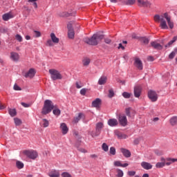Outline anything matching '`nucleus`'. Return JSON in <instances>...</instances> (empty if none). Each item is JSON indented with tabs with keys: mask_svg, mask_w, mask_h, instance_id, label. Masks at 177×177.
Segmentation results:
<instances>
[{
	"mask_svg": "<svg viewBox=\"0 0 177 177\" xmlns=\"http://www.w3.org/2000/svg\"><path fill=\"white\" fill-rule=\"evenodd\" d=\"M10 59L13 62H19L20 57L17 53L12 52L10 53Z\"/></svg>",
	"mask_w": 177,
	"mask_h": 177,
	"instance_id": "21",
	"label": "nucleus"
},
{
	"mask_svg": "<svg viewBox=\"0 0 177 177\" xmlns=\"http://www.w3.org/2000/svg\"><path fill=\"white\" fill-rule=\"evenodd\" d=\"M100 104H102V100L100 98H96L92 102V107H95V109H99L100 107Z\"/></svg>",
	"mask_w": 177,
	"mask_h": 177,
	"instance_id": "20",
	"label": "nucleus"
},
{
	"mask_svg": "<svg viewBox=\"0 0 177 177\" xmlns=\"http://www.w3.org/2000/svg\"><path fill=\"white\" fill-rule=\"evenodd\" d=\"M87 91H88L87 88H82V89L80 90V94H82V96H85V95H86Z\"/></svg>",
	"mask_w": 177,
	"mask_h": 177,
	"instance_id": "47",
	"label": "nucleus"
},
{
	"mask_svg": "<svg viewBox=\"0 0 177 177\" xmlns=\"http://www.w3.org/2000/svg\"><path fill=\"white\" fill-rule=\"evenodd\" d=\"M34 32H35V37L37 38L41 37V32L39 31L35 30Z\"/></svg>",
	"mask_w": 177,
	"mask_h": 177,
	"instance_id": "55",
	"label": "nucleus"
},
{
	"mask_svg": "<svg viewBox=\"0 0 177 177\" xmlns=\"http://www.w3.org/2000/svg\"><path fill=\"white\" fill-rule=\"evenodd\" d=\"M50 37L53 44H59V38H57V37H56V35H55V33H51Z\"/></svg>",
	"mask_w": 177,
	"mask_h": 177,
	"instance_id": "30",
	"label": "nucleus"
},
{
	"mask_svg": "<svg viewBox=\"0 0 177 177\" xmlns=\"http://www.w3.org/2000/svg\"><path fill=\"white\" fill-rule=\"evenodd\" d=\"M91 158H97V155L96 154H91L90 155Z\"/></svg>",
	"mask_w": 177,
	"mask_h": 177,
	"instance_id": "60",
	"label": "nucleus"
},
{
	"mask_svg": "<svg viewBox=\"0 0 177 177\" xmlns=\"http://www.w3.org/2000/svg\"><path fill=\"white\" fill-rule=\"evenodd\" d=\"M133 93L135 97H140L142 95V87L140 86H136L134 87Z\"/></svg>",
	"mask_w": 177,
	"mask_h": 177,
	"instance_id": "11",
	"label": "nucleus"
},
{
	"mask_svg": "<svg viewBox=\"0 0 177 177\" xmlns=\"http://www.w3.org/2000/svg\"><path fill=\"white\" fill-rule=\"evenodd\" d=\"M63 16H64L65 17H68V16H73V14H70L68 12H64Z\"/></svg>",
	"mask_w": 177,
	"mask_h": 177,
	"instance_id": "58",
	"label": "nucleus"
},
{
	"mask_svg": "<svg viewBox=\"0 0 177 177\" xmlns=\"http://www.w3.org/2000/svg\"><path fill=\"white\" fill-rule=\"evenodd\" d=\"M119 1L121 2L122 5H127L128 6H131L136 3V0H119Z\"/></svg>",
	"mask_w": 177,
	"mask_h": 177,
	"instance_id": "15",
	"label": "nucleus"
},
{
	"mask_svg": "<svg viewBox=\"0 0 177 177\" xmlns=\"http://www.w3.org/2000/svg\"><path fill=\"white\" fill-rule=\"evenodd\" d=\"M81 118H85V115L84 113H80L77 117L74 118L73 122H75V124L78 123Z\"/></svg>",
	"mask_w": 177,
	"mask_h": 177,
	"instance_id": "26",
	"label": "nucleus"
},
{
	"mask_svg": "<svg viewBox=\"0 0 177 177\" xmlns=\"http://www.w3.org/2000/svg\"><path fill=\"white\" fill-rule=\"evenodd\" d=\"M148 97L153 102H157L158 100V94L156 91L151 90L148 92Z\"/></svg>",
	"mask_w": 177,
	"mask_h": 177,
	"instance_id": "7",
	"label": "nucleus"
},
{
	"mask_svg": "<svg viewBox=\"0 0 177 177\" xmlns=\"http://www.w3.org/2000/svg\"><path fill=\"white\" fill-rule=\"evenodd\" d=\"M41 124L44 128H48V127H49V120L46 119H42Z\"/></svg>",
	"mask_w": 177,
	"mask_h": 177,
	"instance_id": "36",
	"label": "nucleus"
},
{
	"mask_svg": "<svg viewBox=\"0 0 177 177\" xmlns=\"http://www.w3.org/2000/svg\"><path fill=\"white\" fill-rule=\"evenodd\" d=\"M159 120H160V118H155L153 119V122H157V121H158Z\"/></svg>",
	"mask_w": 177,
	"mask_h": 177,
	"instance_id": "64",
	"label": "nucleus"
},
{
	"mask_svg": "<svg viewBox=\"0 0 177 177\" xmlns=\"http://www.w3.org/2000/svg\"><path fill=\"white\" fill-rule=\"evenodd\" d=\"M151 46L157 50H161V49H162V46H161V44L157 41H151Z\"/></svg>",
	"mask_w": 177,
	"mask_h": 177,
	"instance_id": "17",
	"label": "nucleus"
},
{
	"mask_svg": "<svg viewBox=\"0 0 177 177\" xmlns=\"http://www.w3.org/2000/svg\"><path fill=\"white\" fill-rule=\"evenodd\" d=\"M118 49H122V50H124L125 49V47H124V46H122V44H119V46H118Z\"/></svg>",
	"mask_w": 177,
	"mask_h": 177,
	"instance_id": "59",
	"label": "nucleus"
},
{
	"mask_svg": "<svg viewBox=\"0 0 177 177\" xmlns=\"http://www.w3.org/2000/svg\"><path fill=\"white\" fill-rule=\"evenodd\" d=\"M35 1H37V0H28V2H32V6H33L35 9H37V8H38V5L37 4V2H35Z\"/></svg>",
	"mask_w": 177,
	"mask_h": 177,
	"instance_id": "44",
	"label": "nucleus"
},
{
	"mask_svg": "<svg viewBox=\"0 0 177 177\" xmlns=\"http://www.w3.org/2000/svg\"><path fill=\"white\" fill-rule=\"evenodd\" d=\"M127 175L129 176H135L136 175V171H127Z\"/></svg>",
	"mask_w": 177,
	"mask_h": 177,
	"instance_id": "42",
	"label": "nucleus"
},
{
	"mask_svg": "<svg viewBox=\"0 0 177 177\" xmlns=\"http://www.w3.org/2000/svg\"><path fill=\"white\" fill-rule=\"evenodd\" d=\"M153 20L156 23H160L159 27L162 30H168V26L171 30L174 28V21L171 19V16L168 15L167 12H165L161 15H156L153 17ZM167 22L168 25L167 24Z\"/></svg>",
	"mask_w": 177,
	"mask_h": 177,
	"instance_id": "1",
	"label": "nucleus"
},
{
	"mask_svg": "<svg viewBox=\"0 0 177 177\" xmlns=\"http://www.w3.org/2000/svg\"><path fill=\"white\" fill-rule=\"evenodd\" d=\"M48 73L50 75V78L53 80V81L63 79V75H62V73H60V72L56 69H50Z\"/></svg>",
	"mask_w": 177,
	"mask_h": 177,
	"instance_id": "4",
	"label": "nucleus"
},
{
	"mask_svg": "<svg viewBox=\"0 0 177 177\" xmlns=\"http://www.w3.org/2000/svg\"><path fill=\"white\" fill-rule=\"evenodd\" d=\"M120 151L122 153L123 156L126 157V158H129V157H131V151H129V150L121 148Z\"/></svg>",
	"mask_w": 177,
	"mask_h": 177,
	"instance_id": "24",
	"label": "nucleus"
},
{
	"mask_svg": "<svg viewBox=\"0 0 177 177\" xmlns=\"http://www.w3.org/2000/svg\"><path fill=\"white\" fill-rule=\"evenodd\" d=\"M75 85L77 89H81V87L82 86V84L79 82H76Z\"/></svg>",
	"mask_w": 177,
	"mask_h": 177,
	"instance_id": "53",
	"label": "nucleus"
},
{
	"mask_svg": "<svg viewBox=\"0 0 177 177\" xmlns=\"http://www.w3.org/2000/svg\"><path fill=\"white\" fill-rule=\"evenodd\" d=\"M140 41H141V42L145 44V45H147L149 44V42H150V40L147 37H141Z\"/></svg>",
	"mask_w": 177,
	"mask_h": 177,
	"instance_id": "39",
	"label": "nucleus"
},
{
	"mask_svg": "<svg viewBox=\"0 0 177 177\" xmlns=\"http://www.w3.org/2000/svg\"><path fill=\"white\" fill-rule=\"evenodd\" d=\"M108 125H109V127H117V125H118V120H117V119H109L108 120Z\"/></svg>",
	"mask_w": 177,
	"mask_h": 177,
	"instance_id": "22",
	"label": "nucleus"
},
{
	"mask_svg": "<svg viewBox=\"0 0 177 177\" xmlns=\"http://www.w3.org/2000/svg\"><path fill=\"white\" fill-rule=\"evenodd\" d=\"M68 27V37L70 39H73L74 35H75L74 29L73 28V25L71 23H68L67 25Z\"/></svg>",
	"mask_w": 177,
	"mask_h": 177,
	"instance_id": "10",
	"label": "nucleus"
},
{
	"mask_svg": "<svg viewBox=\"0 0 177 177\" xmlns=\"http://www.w3.org/2000/svg\"><path fill=\"white\" fill-rule=\"evenodd\" d=\"M170 125L175 127L177 125V116H173L169 120Z\"/></svg>",
	"mask_w": 177,
	"mask_h": 177,
	"instance_id": "29",
	"label": "nucleus"
},
{
	"mask_svg": "<svg viewBox=\"0 0 177 177\" xmlns=\"http://www.w3.org/2000/svg\"><path fill=\"white\" fill-rule=\"evenodd\" d=\"M114 133L115 136L118 137V139H127L128 136L127 134L122 133L118 130H115Z\"/></svg>",
	"mask_w": 177,
	"mask_h": 177,
	"instance_id": "14",
	"label": "nucleus"
},
{
	"mask_svg": "<svg viewBox=\"0 0 177 177\" xmlns=\"http://www.w3.org/2000/svg\"><path fill=\"white\" fill-rule=\"evenodd\" d=\"M90 63H91V59H89V58H84L82 60L83 66H84L85 67H88V66H89Z\"/></svg>",
	"mask_w": 177,
	"mask_h": 177,
	"instance_id": "35",
	"label": "nucleus"
},
{
	"mask_svg": "<svg viewBox=\"0 0 177 177\" xmlns=\"http://www.w3.org/2000/svg\"><path fill=\"white\" fill-rule=\"evenodd\" d=\"M137 2L140 8H151V2L147 0H137Z\"/></svg>",
	"mask_w": 177,
	"mask_h": 177,
	"instance_id": "8",
	"label": "nucleus"
},
{
	"mask_svg": "<svg viewBox=\"0 0 177 177\" xmlns=\"http://www.w3.org/2000/svg\"><path fill=\"white\" fill-rule=\"evenodd\" d=\"M177 41V36H175L173 37L172 40L170 41L167 45L165 46V48H168V46H171V45H172V44H174V42H176Z\"/></svg>",
	"mask_w": 177,
	"mask_h": 177,
	"instance_id": "37",
	"label": "nucleus"
},
{
	"mask_svg": "<svg viewBox=\"0 0 177 177\" xmlns=\"http://www.w3.org/2000/svg\"><path fill=\"white\" fill-rule=\"evenodd\" d=\"M134 66L138 70H143V63L139 58H136L134 62Z\"/></svg>",
	"mask_w": 177,
	"mask_h": 177,
	"instance_id": "12",
	"label": "nucleus"
},
{
	"mask_svg": "<svg viewBox=\"0 0 177 177\" xmlns=\"http://www.w3.org/2000/svg\"><path fill=\"white\" fill-rule=\"evenodd\" d=\"M61 176H62V177H73V176H71V174H70L68 172H63L61 174Z\"/></svg>",
	"mask_w": 177,
	"mask_h": 177,
	"instance_id": "48",
	"label": "nucleus"
},
{
	"mask_svg": "<svg viewBox=\"0 0 177 177\" xmlns=\"http://www.w3.org/2000/svg\"><path fill=\"white\" fill-rule=\"evenodd\" d=\"M108 96H109V97H113V96H114V91L113 89H110L109 91Z\"/></svg>",
	"mask_w": 177,
	"mask_h": 177,
	"instance_id": "49",
	"label": "nucleus"
},
{
	"mask_svg": "<svg viewBox=\"0 0 177 177\" xmlns=\"http://www.w3.org/2000/svg\"><path fill=\"white\" fill-rule=\"evenodd\" d=\"M176 55V53L174 51L171 52L169 55V59H174Z\"/></svg>",
	"mask_w": 177,
	"mask_h": 177,
	"instance_id": "52",
	"label": "nucleus"
},
{
	"mask_svg": "<svg viewBox=\"0 0 177 177\" xmlns=\"http://www.w3.org/2000/svg\"><path fill=\"white\" fill-rule=\"evenodd\" d=\"M16 165H17V168H18V169H21L22 168H24V164L23 162H21V161H17L16 162Z\"/></svg>",
	"mask_w": 177,
	"mask_h": 177,
	"instance_id": "38",
	"label": "nucleus"
},
{
	"mask_svg": "<svg viewBox=\"0 0 177 177\" xmlns=\"http://www.w3.org/2000/svg\"><path fill=\"white\" fill-rule=\"evenodd\" d=\"M13 89L14 91H21V88L17 84H14Z\"/></svg>",
	"mask_w": 177,
	"mask_h": 177,
	"instance_id": "50",
	"label": "nucleus"
},
{
	"mask_svg": "<svg viewBox=\"0 0 177 177\" xmlns=\"http://www.w3.org/2000/svg\"><path fill=\"white\" fill-rule=\"evenodd\" d=\"M8 113L11 117H16L17 115V112L15 109H9Z\"/></svg>",
	"mask_w": 177,
	"mask_h": 177,
	"instance_id": "34",
	"label": "nucleus"
},
{
	"mask_svg": "<svg viewBox=\"0 0 177 177\" xmlns=\"http://www.w3.org/2000/svg\"><path fill=\"white\" fill-rule=\"evenodd\" d=\"M104 38V35L96 33L94 34L91 38L89 37H85L84 39V42L85 44H88V45H92L93 46H96L102 39Z\"/></svg>",
	"mask_w": 177,
	"mask_h": 177,
	"instance_id": "3",
	"label": "nucleus"
},
{
	"mask_svg": "<svg viewBox=\"0 0 177 177\" xmlns=\"http://www.w3.org/2000/svg\"><path fill=\"white\" fill-rule=\"evenodd\" d=\"M78 151L80 153H88V151L84 148H77Z\"/></svg>",
	"mask_w": 177,
	"mask_h": 177,
	"instance_id": "54",
	"label": "nucleus"
},
{
	"mask_svg": "<svg viewBox=\"0 0 177 177\" xmlns=\"http://www.w3.org/2000/svg\"><path fill=\"white\" fill-rule=\"evenodd\" d=\"M177 162V158H168L165 160V165H171V164Z\"/></svg>",
	"mask_w": 177,
	"mask_h": 177,
	"instance_id": "27",
	"label": "nucleus"
},
{
	"mask_svg": "<svg viewBox=\"0 0 177 177\" xmlns=\"http://www.w3.org/2000/svg\"><path fill=\"white\" fill-rule=\"evenodd\" d=\"M35 75V69L30 68L26 74V78H32Z\"/></svg>",
	"mask_w": 177,
	"mask_h": 177,
	"instance_id": "19",
	"label": "nucleus"
},
{
	"mask_svg": "<svg viewBox=\"0 0 177 177\" xmlns=\"http://www.w3.org/2000/svg\"><path fill=\"white\" fill-rule=\"evenodd\" d=\"M122 163H121V161L119 160H116L113 162L114 167H122Z\"/></svg>",
	"mask_w": 177,
	"mask_h": 177,
	"instance_id": "45",
	"label": "nucleus"
},
{
	"mask_svg": "<svg viewBox=\"0 0 177 177\" xmlns=\"http://www.w3.org/2000/svg\"><path fill=\"white\" fill-rule=\"evenodd\" d=\"M129 165L128 163L122 164L121 167L122 168H126V167H128Z\"/></svg>",
	"mask_w": 177,
	"mask_h": 177,
	"instance_id": "61",
	"label": "nucleus"
},
{
	"mask_svg": "<svg viewBox=\"0 0 177 177\" xmlns=\"http://www.w3.org/2000/svg\"><path fill=\"white\" fill-rule=\"evenodd\" d=\"M46 46H53V41L50 40V39L47 40Z\"/></svg>",
	"mask_w": 177,
	"mask_h": 177,
	"instance_id": "51",
	"label": "nucleus"
},
{
	"mask_svg": "<svg viewBox=\"0 0 177 177\" xmlns=\"http://www.w3.org/2000/svg\"><path fill=\"white\" fill-rule=\"evenodd\" d=\"M141 167L144 169H151V168H153V165H151V164L147 162H141Z\"/></svg>",
	"mask_w": 177,
	"mask_h": 177,
	"instance_id": "23",
	"label": "nucleus"
},
{
	"mask_svg": "<svg viewBox=\"0 0 177 177\" xmlns=\"http://www.w3.org/2000/svg\"><path fill=\"white\" fill-rule=\"evenodd\" d=\"M48 176L50 177H59L60 174L58 171L53 170L48 174Z\"/></svg>",
	"mask_w": 177,
	"mask_h": 177,
	"instance_id": "31",
	"label": "nucleus"
},
{
	"mask_svg": "<svg viewBox=\"0 0 177 177\" xmlns=\"http://www.w3.org/2000/svg\"><path fill=\"white\" fill-rule=\"evenodd\" d=\"M102 149L104 151H109V146L106 143L102 144Z\"/></svg>",
	"mask_w": 177,
	"mask_h": 177,
	"instance_id": "46",
	"label": "nucleus"
},
{
	"mask_svg": "<svg viewBox=\"0 0 177 177\" xmlns=\"http://www.w3.org/2000/svg\"><path fill=\"white\" fill-rule=\"evenodd\" d=\"M109 152L112 156H115V148L114 147H111L110 148Z\"/></svg>",
	"mask_w": 177,
	"mask_h": 177,
	"instance_id": "43",
	"label": "nucleus"
},
{
	"mask_svg": "<svg viewBox=\"0 0 177 177\" xmlns=\"http://www.w3.org/2000/svg\"><path fill=\"white\" fill-rule=\"evenodd\" d=\"M24 154L27 156L30 160H35L38 157V152L34 150H26L24 151Z\"/></svg>",
	"mask_w": 177,
	"mask_h": 177,
	"instance_id": "6",
	"label": "nucleus"
},
{
	"mask_svg": "<svg viewBox=\"0 0 177 177\" xmlns=\"http://www.w3.org/2000/svg\"><path fill=\"white\" fill-rule=\"evenodd\" d=\"M14 122H15V124L16 125V127H20V125H21L23 124V122L19 118H15Z\"/></svg>",
	"mask_w": 177,
	"mask_h": 177,
	"instance_id": "33",
	"label": "nucleus"
},
{
	"mask_svg": "<svg viewBox=\"0 0 177 177\" xmlns=\"http://www.w3.org/2000/svg\"><path fill=\"white\" fill-rule=\"evenodd\" d=\"M111 2H112L113 3H117V2H120V0H110Z\"/></svg>",
	"mask_w": 177,
	"mask_h": 177,
	"instance_id": "63",
	"label": "nucleus"
},
{
	"mask_svg": "<svg viewBox=\"0 0 177 177\" xmlns=\"http://www.w3.org/2000/svg\"><path fill=\"white\" fill-rule=\"evenodd\" d=\"M107 82V77L106 76L101 77L98 80L99 85H104Z\"/></svg>",
	"mask_w": 177,
	"mask_h": 177,
	"instance_id": "32",
	"label": "nucleus"
},
{
	"mask_svg": "<svg viewBox=\"0 0 177 177\" xmlns=\"http://www.w3.org/2000/svg\"><path fill=\"white\" fill-rule=\"evenodd\" d=\"M2 19L3 20H4V21H8V20H9L10 19H13V15L10 12L6 13L3 15Z\"/></svg>",
	"mask_w": 177,
	"mask_h": 177,
	"instance_id": "25",
	"label": "nucleus"
},
{
	"mask_svg": "<svg viewBox=\"0 0 177 177\" xmlns=\"http://www.w3.org/2000/svg\"><path fill=\"white\" fill-rule=\"evenodd\" d=\"M122 96L123 97H124L125 99H129V97H131V96H132V93H129L128 92H124L122 93Z\"/></svg>",
	"mask_w": 177,
	"mask_h": 177,
	"instance_id": "40",
	"label": "nucleus"
},
{
	"mask_svg": "<svg viewBox=\"0 0 177 177\" xmlns=\"http://www.w3.org/2000/svg\"><path fill=\"white\" fill-rule=\"evenodd\" d=\"M148 60H149L150 62H153L154 61V57L149 56L148 57Z\"/></svg>",
	"mask_w": 177,
	"mask_h": 177,
	"instance_id": "62",
	"label": "nucleus"
},
{
	"mask_svg": "<svg viewBox=\"0 0 177 177\" xmlns=\"http://www.w3.org/2000/svg\"><path fill=\"white\" fill-rule=\"evenodd\" d=\"M104 42L105 44H111V39H109V38H106V39H104Z\"/></svg>",
	"mask_w": 177,
	"mask_h": 177,
	"instance_id": "56",
	"label": "nucleus"
},
{
	"mask_svg": "<svg viewBox=\"0 0 177 177\" xmlns=\"http://www.w3.org/2000/svg\"><path fill=\"white\" fill-rule=\"evenodd\" d=\"M125 111L126 115H127V117H130L131 118H133V117H135V114H136V112L132 108H127L126 109Z\"/></svg>",
	"mask_w": 177,
	"mask_h": 177,
	"instance_id": "13",
	"label": "nucleus"
},
{
	"mask_svg": "<svg viewBox=\"0 0 177 177\" xmlns=\"http://www.w3.org/2000/svg\"><path fill=\"white\" fill-rule=\"evenodd\" d=\"M53 110V113L54 115H57L59 117L61 114V111L57 108V105L53 104V102L50 100H46L44 101V104L42 108L41 114L44 115H46V114H49Z\"/></svg>",
	"mask_w": 177,
	"mask_h": 177,
	"instance_id": "2",
	"label": "nucleus"
},
{
	"mask_svg": "<svg viewBox=\"0 0 177 177\" xmlns=\"http://www.w3.org/2000/svg\"><path fill=\"white\" fill-rule=\"evenodd\" d=\"M104 125L102 122H98L96 124V127H95V131H93L91 133V136L93 138H95V136H99L100 135V132L102 131V129L103 128Z\"/></svg>",
	"mask_w": 177,
	"mask_h": 177,
	"instance_id": "5",
	"label": "nucleus"
},
{
	"mask_svg": "<svg viewBox=\"0 0 177 177\" xmlns=\"http://www.w3.org/2000/svg\"><path fill=\"white\" fill-rule=\"evenodd\" d=\"M59 129H61L63 135H67V133L68 132V127H67V124H66V123H61Z\"/></svg>",
	"mask_w": 177,
	"mask_h": 177,
	"instance_id": "16",
	"label": "nucleus"
},
{
	"mask_svg": "<svg viewBox=\"0 0 177 177\" xmlns=\"http://www.w3.org/2000/svg\"><path fill=\"white\" fill-rule=\"evenodd\" d=\"M113 172L115 174V177L124 176V171L119 168L114 169Z\"/></svg>",
	"mask_w": 177,
	"mask_h": 177,
	"instance_id": "18",
	"label": "nucleus"
},
{
	"mask_svg": "<svg viewBox=\"0 0 177 177\" xmlns=\"http://www.w3.org/2000/svg\"><path fill=\"white\" fill-rule=\"evenodd\" d=\"M118 122L122 127H127L128 125V120L125 115H119Z\"/></svg>",
	"mask_w": 177,
	"mask_h": 177,
	"instance_id": "9",
	"label": "nucleus"
},
{
	"mask_svg": "<svg viewBox=\"0 0 177 177\" xmlns=\"http://www.w3.org/2000/svg\"><path fill=\"white\" fill-rule=\"evenodd\" d=\"M15 39H16L17 41H18L19 42H22V41H23V37H22L21 35H15Z\"/></svg>",
	"mask_w": 177,
	"mask_h": 177,
	"instance_id": "41",
	"label": "nucleus"
},
{
	"mask_svg": "<svg viewBox=\"0 0 177 177\" xmlns=\"http://www.w3.org/2000/svg\"><path fill=\"white\" fill-rule=\"evenodd\" d=\"M21 106H23L24 107H30V104H26L25 102H21Z\"/></svg>",
	"mask_w": 177,
	"mask_h": 177,
	"instance_id": "57",
	"label": "nucleus"
},
{
	"mask_svg": "<svg viewBox=\"0 0 177 177\" xmlns=\"http://www.w3.org/2000/svg\"><path fill=\"white\" fill-rule=\"evenodd\" d=\"M161 161L157 162L156 165V168H163V167H165V158H161Z\"/></svg>",
	"mask_w": 177,
	"mask_h": 177,
	"instance_id": "28",
	"label": "nucleus"
}]
</instances>
